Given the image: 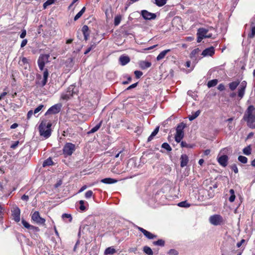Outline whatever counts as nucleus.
Masks as SVG:
<instances>
[{
  "label": "nucleus",
  "mask_w": 255,
  "mask_h": 255,
  "mask_svg": "<svg viewBox=\"0 0 255 255\" xmlns=\"http://www.w3.org/2000/svg\"><path fill=\"white\" fill-rule=\"evenodd\" d=\"M243 120L246 123L248 127L255 128V107L253 105L249 106L246 110Z\"/></svg>",
  "instance_id": "obj_1"
},
{
  "label": "nucleus",
  "mask_w": 255,
  "mask_h": 255,
  "mask_svg": "<svg viewBox=\"0 0 255 255\" xmlns=\"http://www.w3.org/2000/svg\"><path fill=\"white\" fill-rule=\"evenodd\" d=\"M52 124L50 122L46 121H42L39 126L40 135L45 138H48L51 133V127Z\"/></svg>",
  "instance_id": "obj_2"
},
{
  "label": "nucleus",
  "mask_w": 255,
  "mask_h": 255,
  "mask_svg": "<svg viewBox=\"0 0 255 255\" xmlns=\"http://www.w3.org/2000/svg\"><path fill=\"white\" fill-rule=\"evenodd\" d=\"M77 94V90L74 85H70L66 91L62 93L61 98L63 100L67 101L69 100L74 95Z\"/></svg>",
  "instance_id": "obj_3"
},
{
  "label": "nucleus",
  "mask_w": 255,
  "mask_h": 255,
  "mask_svg": "<svg viewBox=\"0 0 255 255\" xmlns=\"http://www.w3.org/2000/svg\"><path fill=\"white\" fill-rule=\"evenodd\" d=\"M185 127V125L183 123H180L178 125L176 128V134L175 135V141L179 143L180 142L181 140L184 137L183 129Z\"/></svg>",
  "instance_id": "obj_4"
},
{
  "label": "nucleus",
  "mask_w": 255,
  "mask_h": 255,
  "mask_svg": "<svg viewBox=\"0 0 255 255\" xmlns=\"http://www.w3.org/2000/svg\"><path fill=\"white\" fill-rule=\"evenodd\" d=\"M75 145L72 143H66L63 148V153L65 156L71 155L75 150Z\"/></svg>",
  "instance_id": "obj_5"
},
{
  "label": "nucleus",
  "mask_w": 255,
  "mask_h": 255,
  "mask_svg": "<svg viewBox=\"0 0 255 255\" xmlns=\"http://www.w3.org/2000/svg\"><path fill=\"white\" fill-rule=\"evenodd\" d=\"M49 56L47 54L41 55L38 59V65L40 70H43L45 63L48 61Z\"/></svg>",
  "instance_id": "obj_6"
},
{
  "label": "nucleus",
  "mask_w": 255,
  "mask_h": 255,
  "mask_svg": "<svg viewBox=\"0 0 255 255\" xmlns=\"http://www.w3.org/2000/svg\"><path fill=\"white\" fill-rule=\"evenodd\" d=\"M20 209L16 206L13 207L11 210V216L14 221L17 223L19 222L20 220Z\"/></svg>",
  "instance_id": "obj_7"
},
{
  "label": "nucleus",
  "mask_w": 255,
  "mask_h": 255,
  "mask_svg": "<svg viewBox=\"0 0 255 255\" xmlns=\"http://www.w3.org/2000/svg\"><path fill=\"white\" fill-rule=\"evenodd\" d=\"M140 15L145 20L155 19L156 17L155 13L150 12L146 10H142L140 11Z\"/></svg>",
  "instance_id": "obj_8"
},
{
  "label": "nucleus",
  "mask_w": 255,
  "mask_h": 255,
  "mask_svg": "<svg viewBox=\"0 0 255 255\" xmlns=\"http://www.w3.org/2000/svg\"><path fill=\"white\" fill-rule=\"evenodd\" d=\"M247 82L243 81L241 82L238 91V96L240 99H242L245 95L246 88L247 87Z\"/></svg>",
  "instance_id": "obj_9"
},
{
  "label": "nucleus",
  "mask_w": 255,
  "mask_h": 255,
  "mask_svg": "<svg viewBox=\"0 0 255 255\" xmlns=\"http://www.w3.org/2000/svg\"><path fill=\"white\" fill-rule=\"evenodd\" d=\"M61 105L56 104L50 107L45 113V115L55 114L58 113L61 109Z\"/></svg>",
  "instance_id": "obj_10"
},
{
  "label": "nucleus",
  "mask_w": 255,
  "mask_h": 255,
  "mask_svg": "<svg viewBox=\"0 0 255 255\" xmlns=\"http://www.w3.org/2000/svg\"><path fill=\"white\" fill-rule=\"evenodd\" d=\"M32 221L36 223H44L45 220L40 217L39 213L37 211L34 212L31 216Z\"/></svg>",
  "instance_id": "obj_11"
},
{
  "label": "nucleus",
  "mask_w": 255,
  "mask_h": 255,
  "mask_svg": "<svg viewBox=\"0 0 255 255\" xmlns=\"http://www.w3.org/2000/svg\"><path fill=\"white\" fill-rule=\"evenodd\" d=\"M210 223H221L223 222V218L220 215L216 214L211 216L209 218Z\"/></svg>",
  "instance_id": "obj_12"
},
{
  "label": "nucleus",
  "mask_w": 255,
  "mask_h": 255,
  "mask_svg": "<svg viewBox=\"0 0 255 255\" xmlns=\"http://www.w3.org/2000/svg\"><path fill=\"white\" fill-rule=\"evenodd\" d=\"M228 157L227 155H223L218 157L219 163L223 167H226L228 164Z\"/></svg>",
  "instance_id": "obj_13"
},
{
  "label": "nucleus",
  "mask_w": 255,
  "mask_h": 255,
  "mask_svg": "<svg viewBox=\"0 0 255 255\" xmlns=\"http://www.w3.org/2000/svg\"><path fill=\"white\" fill-rule=\"evenodd\" d=\"M215 53L214 48L212 46L204 50L202 55L204 56H212Z\"/></svg>",
  "instance_id": "obj_14"
},
{
  "label": "nucleus",
  "mask_w": 255,
  "mask_h": 255,
  "mask_svg": "<svg viewBox=\"0 0 255 255\" xmlns=\"http://www.w3.org/2000/svg\"><path fill=\"white\" fill-rule=\"evenodd\" d=\"M24 227L28 230V232L30 233H35L39 231V229L38 227L33 226L31 224H23Z\"/></svg>",
  "instance_id": "obj_15"
},
{
  "label": "nucleus",
  "mask_w": 255,
  "mask_h": 255,
  "mask_svg": "<svg viewBox=\"0 0 255 255\" xmlns=\"http://www.w3.org/2000/svg\"><path fill=\"white\" fill-rule=\"evenodd\" d=\"M138 229L143 234V235L149 239H153L156 237V236L152 234L150 232L145 230L142 228H138Z\"/></svg>",
  "instance_id": "obj_16"
},
{
  "label": "nucleus",
  "mask_w": 255,
  "mask_h": 255,
  "mask_svg": "<svg viewBox=\"0 0 255 255\" xmlns=\"http://www.w3.org/2000/svg\"><path fill=\"white\" fill-rule=\"evenodd\" d=\"M181 163L180 166L181 167H184L186 166L189 161V158L188 156L186 154H182L180 157Z\"/></svg>",
  "instance_id": "obj_17"
},
{
  "label": "nucleus",
  "mask_w": 255,
  "mask_h": 255,
  "mask_svg": "<svg viewBox=\"0 0 255 255\" xmlns=\"http://www.w3.org/2000/svg\"><path fill=\"white\" fill-rule=\"evenodd\" d=\"M119 61L121 65L124 66L130 61V58L128 56L122 55L119 58Z\"/></svg>",
  "instance_id": "obj_18"
},
{
  "label": "nucleus",
  "mask_w": 255,
  "mask_h": 255,
  "mask_svg": "<svg viewBox=\"0 0 255 255\" xmlns=\"http://www.w3.org/2000/svg\"><path fill=\"white\" fill-rule=\"evenodd\" d=\"M48 77V72L47 69H45V71L43 72V77L42 81L39 84L41 87L44 86L47 82V79Z\"/></svg>",
  "instance_id": "obj_19"
},
{
  "label": "nucleus",
  "mask_w": 255,
  "mask_h": 255,
  "mask_svg": "<svg viewBox=\"0 0 255 255\" xmlns=\"http://www.w3.org/2000/svg\"><path fill=\"white\" fill-rule=\"evenodd\" d=\"M151 65V63L149 62L146 61H140L139 62V66L143 70L146 69L150 67Z\"/></svg>",
  "instance_id": "obj_20"
},
{
  "label": "nucleus",
  "mask_w": 255,
  "mask_h": 255,
  "mask_svg": "<svg viewBox=\"0 0 255 255\" xmlns=\"http://www.w3.org/2000/svg\"><path fill=\"white\" fill-rule=\"evenodd\" d=\"M89 27L87 25H85L82 28V31L84 36L85 40H87L89 36V33H88Z\"/></svg>",
  "instance_id": "obj_21"
},
{
  "label": "nucleus",
  "mask_w": 255,
  "mask_h": 255,
  "mask_svg": "<svg viewBox=\"0 0 255 255\" xmlns=\"http://www.w3.org/2000/svg\"><path fill=\"white\" fill-rule=\"evenodd\" d=\"M170 51V49H167L161 51L157 56L156 60L157 61H159L163 59L165 57V55L167 54V53H168Z\"/></svg>",
  "instance_id": "obj_22"
},
{
  "label": "nucleus",
  "mask_w": 255,
  "mask_h": 255,
  "mask_svg": "<svg viewBox=\"0 0 255 255\" xmlns=\"http://www.w3.org/2000/svg\"><path fill=\"white\" fill-rule=\"evenodd\" d=\"M255 35V24L252 23L251 25V31L248 33V36L250 38H253Z\"/></svg>",
  "instance_id": "obj_23"
},
{
  "label": "nucleus",
  "mask_w": 255,
  "mask_h": 255,
  "mask_svg": "<svg viewBox=\"0 0 255 255\" xmlns=\"http://www.w3.org/2000/svg\"><path fill=\"white\" fill-rule=\"evenodd\" d=\"M101 182L105 184H113L116 183L117 180L111 178H106L102 179Z\"/></svg>",
  "instance_id": "obj_24"
},
{
  "label": "nucleus",
  "mask_w": 255,
  "mask_h": 255,
  "mask_svg": "<svg viewBox=\"0 0 255 255\" xmlns=\"http://www.w3.org/2000/svg\"><path fill=\"white\" fill-rule=\"evenodd\" d=\"M240 82L239 81H234L229 84V87L231 91H234L239 86Z\"/></svg>",
  "instance_id": "obj_25"
},
{
  "label": "nucleus",
  "mask_w": 255,
  "mask_h": 255,
  "mask_svg": "<svg viewBox=\"0 0 255 255\" xmlns=\"http://www.w3.org/2000/svg\"><path fill=\"white\" fill-rule=\"evenodd\" d=\"M201 113V111L200 110H198L195 112L192 113L191 115H189L188 117V119L189 121H192L195 119L197 117H198Z\"/></svg>",
  "instance_id": "obj_26"
},
{
  "label": "nucleus",
  "mask_w": 255,
  "mask_h": 255,
  "mask_svg": "<svg viewBox=\"0 0 255 255\" xmlns=\"http://www.w3.org/2000/svg\"><path fill=\"white\" fill-rule=\"evenodd\" d=\"M159 127H157L154 130L152 131L151 134L150 135V136L148 137L147 139L148 141H150L153 139V137L157 134V133L159 131Z\"/></svg>",
  "instance_id": "obj_27"
},
{
  "label": "nucleus",
  "mask_w": 255,
  "mask_h": 255,
  "mask_svg": "<svg viewBox=\"0 0 255 255\" xmlns=\"http://www.w3.org/2000/svg\"><path fill=\"white\" fill-rule=\"evenodd\" d=\"M102 123V121H101L98 125L93 127L89 131H88V133L91 134L97 131L100 128Z\"/></svg>",
  "instance_id": "obj_28"
},
{
  "label": "nucleus",
  "mask_w": 255,
  "mask_h": 255,
  "mask_svg": "<svg viewBox=\"0 0 255 255\" xmlns=\"http://www.w3.org/2000/svg\"><path fill=\"white\" fill-rule=\"evenodd\" d=\"M207 32L208 30L205 28H201L198 29L197 34L200 35L204 38L207 33Z\"/></svg>",
  "instance_id": "obj_29"
},
{
  "label": "nucleus",
  "mask_w": 255,
  "mask_h": 255,
  "mask_svg": "<svg viewBox=\"0 0 255 255\" xmlns=\"http://www.w3.org/2000/svg\"><path fill=\"white\" fill-rule=\"evenodd\" d=\"M116 250L113 247H109L105 251V254L106 255H113L116 253Z\"/></svg>",
  "instance_id": "obj_30"
},
{
  "label": "nucleus",
  "mask_w": 255,
  "mask_h": 255,
  "mask_svg": "<svg viewBox=\"0 0 255 255\" xmlns=\"http://www.w3.org/2000/svg\"><path fill=\"white\" fill-rule=\"evenodd\" d=\"M62 218L63 219V220L65 222H72V218L71 215L70 214H63L62 215Z\"/></svg>",
  "instance_id": "obj_31"
},
{
  "label": "nucleus",
  "mask_w": 255,
  "mask_h": 255,
  "mask_svg": "<svg viewBox=\"0 0 255 255\" xmlns=\"http://www.w3.org/2000/svg\"><path fill=\"white\" fill-rule=\"evenodd\" d=\"M218 82V81L217 79H213V80H210V81H208L207 86H208V88H211V87H214L217 84Z\"/></svg>",
  "instance_id": "obj_32"
},
{
  "label": "nucleus",
  "mask_w": 255,
  "mask_h": 255,
  "mask_svg": "<svg viewBox=\"0 0 255 255\" xmlns=\"http://www.w3.org/2000/svg\"><path fill=\"white\" fill-rule=\"evenodd\" d=\"M153 244L155 246L163 247L165 245V241L162 239H159L156 241H154Z\"/></svg>",
  "instance_id": "obj_33"
},
{
  "label": "nucleus",
  "mask_w": 255,
  "mask_h": 255,
  "mask_svg": "<svg viewBox=\"0 0 255 255\" xmlns=\"http://www.w3.org/2000/svg\"><path fill=\"white\" fill-rule=\"evenodd\" d=\"M53 164V161L52 160L51 158H48L46 160H45L43 164L42 165L43 167H45L47 166H50Z\"/></svg>",
  "instance_id": "obj_34"
},
{
  "label": "nucleus",
  "mask_w": 255,
  "mask_h": 255,
  "mask_svg": "<svg viewBox=\"0 0 255 255\" xmlns=\"http://www.w3.org/2000/svg\"><path fill=\"white\" fill-rule=\"evenodd\" d=\"M143 252L148 255H152L153 252L150 248L147 246H145L143 247Z\"/></svg>",
  "instance_id": "obj_35"
},
{
  "label": "nucleus",
  "mask_w": 255,
  "mask_h": 255,
  "mask_svg": "<svg viewBox=\"0 0 255 255\" xmlns=\"http://www.w3.org/2000/svg\"><path fill=\"white\" fill-rule=\"evenodd\" d=\"M178 206L180 207L188 208L190 207V204L188 203L186 201H182L178 204Z\"/></svg>",
  "instance_id": "obj_36"
},
{
  "label": "nucleus",
  "mask_w": 255,
  "mask_h": 255,
  "mask_svg": "<svg viewBox=\"0 0 255 255\" xmlns=\"http://www.w3.org/2000/svg\"><path fill=\"white\" fill-rule=\"evenodd\" d=\"M230 193L231 194V196L229 197V200L231 202H233L235 201L236 197L234 190L232 189H230Z\"/></svg>",
  "instance_id": "obj_37"
},
{
  "label": "nucleus",
  "mask_w": 255,
  "mask_h": 255,
  "mask_svg": "<svg viewBox=\"0 0 255 255\" xmlns=\"http://www.w3.org/2000/svg\"><path fill=\"white\" fill-rule=\"evenodd\" d=\"M122 19V16L120 15H118L115 16L114 19V24L115 26H118L120 23Z\"/></svg>",
  "instance_id": "obj_38"
},
{
  "label": "nucleus",
  "mask_w": 255,
  "mask_h": 255,
  "mask_svg": "<svg viewBox=\"0 0 255 255\" xmlns=\"http://www.w3.org/2000/svg\"><path fill=\"white\" fill-rule=\"evenodd\" d=\"M167 0H155V3L158 6H162L166 3Z\"/></svg>",
  "instance_id": "obj_39"
},
{
  "label": "nucleus",
  "mask_w": 255,
  "mask_h": 255,
  "mask_svg": "<svg viewBox=\"0 0 255 255\" xmlns=\"http://www.w3.org/2000/svg\"><path fill=\"white\" fill-rule=\"evenodd\" d=\"M251 150H252V149H251V146H248L244 148L243 153L247 155H249L251 154Z\"/></svg>",
  "instance_id": "obj_40"
},
{
  "label": "nucleus",
  "mask_w": 255,
  "mask_h": 255,
  "mask_svg": "<svg viewBox=\"0 0 255 255\" xmlns=\"http://www.w3.org/2000/svg\"><path fill=\"white\" fill-rule=\"evenodd\" d=\"M54 1H55V0H47L43 4V8H44V9H46L48 6H49L50 5H51L53 3H54Z\"/></svg>",
  "instance_id": "obj_41"
},
{
  "label": "nucleus",
  "mask_w": 255,
  "mask_h": 255,
  "mask_svg": "<svg viewBox=\"0 0 255 255\" xmlns=\"http://www.w3.org/2000/svg\"><path fill=\"white\" fill-rule=\"evenodd\" d=\"M180 145L182 147H186V148H191L193 147V145L188 144L186 142L183 141L181 142Z\"/></svg>",
  "instance_id": "obj_42"
},
{
  "label": "nucleus",
  "mask_w": 255,
  "mask_h": 255,
  "mask_svg": "<svg viewBox=\"0 0 255 255\" xmlns=\"http://www.w3.org/2000/svg\"><path fill=\"white\" fill-rule=\"evenodd\" d=\"M238 160L239 161L243 163H246L248 161V158L242 155H240L238 157Z\"/></svg>",
  "instance_id": "obj_43"
},
{
  "label": "nucleus",
  "mask_w": 255,
  "mask_h": 255,
  "mask_svg": "<svg viewBox=\"0 0 255 255\" xmlns=\"http://www.w3.org/2000/svg\"><path fill=\"white\" fill-rule=\"evenodd\" d=\"M162 147L166 149L167 151H171V147L169 145V144L166 142H164L162 144Z\"/></svg>",
  "instance_id": "obj_44"
},
{
  "label": "nucleus",
  "mask_w": 255,
  "mask_h": 255,
  "mask_svg": "<svg viewBox=\"0 0 255 255\" xmlns=\"http://www.w3.org/2000/svg\"><path fill=\"white\" fill-rule=\"evenodd\" d=\"M200 51L199 48H196L192 51L190 54V57L192 58L196 56V55Z\"/></svg>",
  "instance_id": "obj_45"
},
{
  "label": "nucleus",
  "mask_w": 255,
  "mask_h": 255,
  "mask_svg": "<svg viewBox=\"0 0 255 255\" xmlns=\"http://www.w3.org/2000/svg\"><path fill=\"white\" fill-rule=\"evenodd\" d=\"M93 195V192L92 190H88L85 193V197L87 199L90 198Z\"/></svg>",
  "instance_id": "obj_46"
},
{
  "label": "nucleus",
  "mask_w": 255,
  "mask_h": 255,
  "mask_svg": "<svg viewBox=\"0 0 255 255\" xmlns=\"http://www.w3.org/2000/svg\"><path fill=\"white\" fill-rule=\"evenodd\" d=\"M168 254L169 255H178V252L175 249H171L168 251Z\"/></svg>",
  "instance_id": "obj_47"
},
{
  "label": "nucleus",
  "mask_w": 255,
  "mask_h": 255,
  "mask_svg": "<svg viewBox=\"0 0 255 255\" xmlns=\"http://www.w3.org/2000/svg\"><path fill=\"white\" fill-rule=\"evenodd\" d=\"M135 77L136 78H139L142 75L143 73L140 71L136 70L134 72Z\"/></svg>",
  "instance_id": "obj_48"
},
{
  "label": "nucleus",
  "mask_w": 255,
  "mask_h": 255,
  "mask_svg": "<svg viewBox=\"0 0 255 255\" xmlns=\"http://www.w3.org/2000/svg\"><path fill=\"white\" fill-rule=\"evenodd\" d=\"M43 105H39L34 111V114H36L40 112L42 109L43 108Z\"/></svg>",
  "instance_id": "obj_49"
},
{
  "label": "nucleus",
  "mask_w": 255,
  "mask_h": 255,
  "mask_svg": "<svg viewBox=\"0 0 255 255\" xmlns=\"http://www.w3.org/2000/svg\"><path fill=\"white\" fill-rule=\"evenodd\" d=\"M85 201L83 200H80L79 201V204L80 205V209L82 211H84L86 209L85 206H84Z\"/></svg>",
  "instance_id": "obj_50"
},
{
  "label": "nucleus",
  "mask_w": 255,
  "mask_h": 255,
  "mask_svg": "<svg viewBox=\"0 0 255 255\" xmlns=\"http://www.w3.org/2000/svg\"><path fill=\"white\" fill-rule=\"evenodd\" d=\"M126 77L127 78V81L123 82L122 83L124 85L128 84L131 81V78L130 76L127 75Z\"/></svg>",
  "instance_id": "obj_51"
},
{
  "label": "nucleus",
  "mask_w": 255,
  "mask_h": 255,
  "mask_svg": "<svg viewBox=\"0 0 255 255\" xmlns=\"http://www.w3.org/2000/svg\"><path fill=\"white\" fill-rule=\"evenodd\" d=\"M246 242V241L244 239H242L240 242H238L237 244V247L238 248H240L241 247V246L242 245H243L244 244H245V243Z\"/></svg>",
  "instance_id": "obj_52"
},
{
  "label": "nucleus",
  "mask_w": 255,
  "mask_h": 255,
  "mask_svg": "<svg viewBox=\"0 0 255 255\" xmlns=\"http://www.w3.org/2000/svg\"><path fill=\"white\" fill-rule=\"evenodd\" d=\"M18 144H19V141H16L10 145V148H11L12 149H15L18 146Z\"/></svg>",
  "instance_id": "obj_53"
},
{
  "label": "nucleus",
  "mask_w": 255,
  "mask_h": 255,
  "mask_svg": "<svg viewBox=\"0 0 255 255\" xmlns=\"http://www.w3.org/2000/svg\"><path fill=\"white\" fill-rule=\"evenodd\" d=\"M82 13H81L80 11H79L76 15L74 17V21H76L82 15Z\"/></svg>",
  "instance_id": "obj_54"
},
{
  "label": "nucleus",
  "mask_w": 255,
  "mask_h": 255,
  "mask_svg": "<svg viewBox=\"0 0 255 255\" xmlns=\"http://www.w3.org/2000/svg\"><path fill=\"white\" fill-rule=\"evenodd\" d=\"M225 89V86L223 84H220L218 86V89L220 91L224 90Z\"/></svg>",
  "instance_id": "obj_55"
},
{
  "label": "nucleus",
  "mask_w": 255,
  "mask_h": 255,
  "mask_svg": "<svg viewBox=\"0 0 255 255\" xmlns=\"http://www.w3.org/2000/svg\"><path fill=\"white\" fill-rule=\"evenodd\" d=\"M94 48V46L93 45L90 46L89 47H88L86 50L85 51L84 54H87L92 49Z\"/></svg>",
  "instance_id": "obj_56"
},
{
  "label": "nucleus",
  "mask_w": 255,
  "mask_h": 255,
  "mask_svg": "<svg viewBox=\"0 0 255 255\" xmlns=\"http://www.w3.org/2000/svg\"><path fill=\"white\" fill-rule=\"evenodd\" d=\"M232 169L235 173H237L238 172V169L236 164H234L232 166Z\"/></svg>",
  "instance_id": "obj_57"
},
{
  "label": "nucleus",
  "mask_w": 255,
  "mask_h": 255,
  "mask_svg": "<svg viewBox=\"0 0 255 255\" xmlns=\"http://www.w3.org/2000/svg\"><path fill=\"white\" fill-rule=\"evenodd\" d=\"M137 83H134V84L130 85L129 87H128L127 88V90H130V89H131L132 88H135L137 86Z\"/></svg>",
  "instance_id": "obj_58"
},
{
  "label": "nucleus",
  "mask_w": 255,
  "mask_h": 255,
  "mask_svg": "<svg viewBox=\"0 0 255 255\" xmlns=\"http://www.w3.org/2000/svg\"><path fill=\"white\" fill-rule=\"evenodd\" d=\"M26 31L25 29H23L22 30V32L20 35V37L21 38H23L26 36Z\"/></svg>",
  "instance_id": "obj_59"
},
{
  "label": "nucleus",
  "mask_w": 255,
  "mask_h": 255,
  "mask_svg": "<svg viewBox=\"0 0 255 255\" xmlns=\"http://www.w3.org/2000/svg\"><path fill=\"white\" fill-rule=\"evenodd\" d=\"M20 62H21L23 64H28V60L26 58L23 57L21 59Z\"/></svg>",
  "instance_id": "obj_60"
},
{
  "label": "nucleus",
  "mask_w": 255,
  "mask_h": 255,
  "mask_svg": "<svg viewBox=\"0 0 255 255\" xmlns=\"http://www.w3.org/2000/svg\"><path fill=\"white\" fill-rule=\"evenodd\" d=\"M34 114V112H33L32 110H30L28 112L27 115V118L28 119H29L32 115Z\"/></svg>",
  "instance_id": "obj_61"
},
{
  "label": "nucleus",
  "mask_w": 255,
  "mask_h": 255,
  "mask_svg": "<svg viewBox=\"0 0 255 255\" xmlns=\"http://www.w3.org/2000/svg\"><path fill=\"white\" fill-rule=\"evenodd\" d=\"M27 43V39H23L21 43L20 47L21 48L23 47L24 46H25L26 45Z\"/></svg>",
  "instance_id": "obj_62"
},
{
  "label": "nucleus",
  "mask_w": 255,
  "mask_h": 255,
  "mask_svg": "<svg viewBox=\"0 0 255 255\" xmlns=\"http://www.w3.org/2000/svg\"><path fill=\"white\" fill-rule=\"evenodd\" d=\"M29 199V197L27 195H23L22 197H21V199L23 201H27Z\"/></svg>",
  "instance_id": "obj_63"
},
{
  "label": "nucleus",
  "mask_w": 255,
  "mask_h": 255,
  "mask_svg": "<svg viewBox=\"0 0 255 255\" xmlns=\"http://www.w3.org/2000/svg\"><path fill=\"white\" fill-rule=\"evenodd\" d=\"M18 126V125L17 124L14 123V124H12V125H11L10 128L14 129V128H16Z\"/></svg>",
  "instance_id": "obj_64"
}]
</instances>
